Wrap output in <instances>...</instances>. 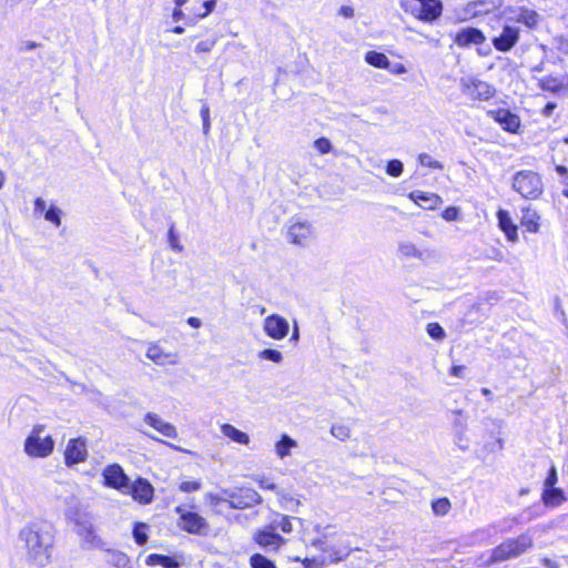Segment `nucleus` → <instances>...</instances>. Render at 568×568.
Returning a JSON list of instances; mask_svg holds the SVG:
<instances>
[{"instance_id":"f257e3e1","label":"nucleus","mask_w":568,"mask_h":568,"mask_svg":"<svg viewBox=\"0 0 568 568\" xmlns=\"http://www.w3.org/2000/svg\"><path fill=\"white\" fill-rule=\"evenodd\" d=\"M18 541L30 564L44 567L50 562L54 545V531L49 521L32 520L26 524L19 530Z\"/></svg>"},{"instance_id":"f03ea898","label":"nucleus","mask_w":568,"mask_h":568,"mask_svg":"<svg viewBox=\"0 0 568 568\" xmlns=\"http://www.w3.org/2000/svg\"><path fill=\"white\" fill-rule=\"evenodd\" d=\"M532 537L528 532H524L517 538H509L494 548L489 562L496 564L517 558L532 548Z\"/></svg>"},{"instance_id":"7ed1b4c3","label":"nucleus","mask_w":568,"mask_h":568,"mask_svg":"<svg viewBox=\"0 0 568 568\" xmlns=\"http://www.w3.org/2000/svg\"><path fill=\"white\" fill-rule=\"evenodd\" d=\"M513 187L525 199L535 200L542 193L540 176L532 171H520L516 173Z\"/></svg>"},{"instance_id":"20e7f679","label":"nucleus","mask_w":568,"mask_h":568,"mask_svg":"<svg viewBox=\"0 0 568 568\" xmlns=\"http://www.w3.org/2000/svg\"><path fill=\"white\" fill-rule=\"evenodd\" d=\"M315 239V229L308 221L292 219L287 224L286 240L294 245L308 246Z\"/></svg>"},{"instance_id":"39448f33","label":"nucleus","mask_w":568,"mask_h":568,"mask_svg":"<svg viewBox=\"0 0 568 568\" xmlns=\"http://www.w3.org/2000/svg\"><path fill=\"white\" fill-rule=\"evenodd\" d=\"M223 495L229 497V499L224 500L227 501L229 507L233 509L250 508L263 501L261 495L253 488L248 487H242L234 490L225 489L223 490Z\"/></svg>"},{"instance_id":"423d86ee","label":"nucleus","mask_w":568,"mask_h":568,"mask_svg":"<svg viewBox=\"0 0 568 568\" xmlns=\"http://www.w3.org/2000/svg\"><path fill=\"white\" fill-rule=\"evenodd\" d=\"M462 91L474 100L486 101L494 97L495 88L477 78H463L460 80Z\"/></svg>"},{"instance_id":"0eeeda50","label":"nucleus","mask_w":568,"mask_h":568,"mask_svg":"<svg viewBox=\"0 0 568 568\" xmlns=\"http://www.w3.org/2000/svg\"><path fill=\"white\" fill-rule=\"evenodd\" d=\"M54 440L51 436L37 437L29 435L24 440V452L28 456L34 458H44L52 454Z\"/></svg>"},{"instance_id":"6e6552de","label":"nucleus","mask_w":568,"mask_h":568,"mask_svg":"<svg viewBox=\"0 0 568 568\" xmlns=\"http://www.w3.org/2000/svg\"><path fill=\"white\" fill-rule=\"evenodd\" d=\"M263 331L270 338L281 341L288 335L290 323L278 314H271L263 321Z\"/></svg>"},{"instance_id":"1a4fd4ad","label":"nucleus","mask_w":568,"mask_h":568,"mask_svg":"<svg viewBox=\"0 0 568 568\" xmlns=\"http://www.w3.org/2000/svg\"><path fill=\"white\" fill-rule=\"evenodd\" d=\"M103 484L106 487L124 491L125 488H129L130 478L124 473L123 468L119 464L108 465L103 471Z\"/></svg>"},{"instance_id":"9d476101","label":"nucleus","mask_w":568,"mask_h":568,"mask_svg":"<svg viewBox=\"0 0 568 568\" xmlns=\"http://www.w3.org/2000/svg\"><path fill=\"white\" fill-rule=\"evenodd\" d=\"M180 527L190 534L199 536H206L210 530V525L205 518L192 511L182 513L181 508Z\"/></svg>"},{"instance_id":"9b49d317","label":"nucleus","mask_w":568,"mask_h":568,"mask_svg":"<svg viewBox=\"0 0 568 568\" xmlns=\"http://www.w3.org/2000/svg\"><path fill=\"white\" fill-rule=\"evenodd\" d=\"M520 29L517 26L505 24L500 33L493 38L491 42L496 50L500 52L510 51L518 42Z\"/></svg>"},{"instance_id":"f8f14e48","label":"nucleus","mask_w":568,"mask_h":568,"mask_svg":"<svg viewBox=\"0 0 568 568\" xmlns=\"http://www.w3.org/2000/svg\"><path fill=\"white\" fill-rule=\"evenodd\" d=\"M88 457L87 439L78 437L70 439L64 450V463L67 466H73L82 463Z\"/></svg>"},{"instance_id":"ddd939ff","label":"nucleus","mask_w":568,"mask_h":568,"mask_svg":"<svg viewBox=\"0 0 568 568\" xmlns=\"http://www.w3.org/2000/svg\"><path fill=\"white\" fill-rule=\"evenodd\" d=\"M124 494H130L134 500L140 504H150L153 499V487L144 478H139L133 484H129V488H125Z\"/></svg>"},{"instance_id":"4468645a","label":"nucleus","mask_w":568,"mask_h":568,"mask_svg":"<svg viewBox=\"0 0 568 568\" xmlns=\"http://www.w3.org/2000/svg\"><path fill=\"white\" fill-rule=\"evenodd\" d=\"M326 537L327 536L324 535L322 538L314 539L312 541V546L323 552H327L328 555L327 558L325 559L328 562H339L344 560L349 555V549L346 547L339 548L336 546L328 545L326 541Z\"/></svg>"},{"instance_id":"2eb2a0df","label":"nucleus","mask_w":568,"mask_h":568,"mask_svg":"<svg viewBox=\"0 0 568 568\" xmlns=\"http://www.w3.org/2000/svg\"><path fill=\"white\" fill-rule=\"evenodd\" d=\"M486 40L484 33L476 28H465L456 33L454 42L458 47H469L471 44H481Z\"/></svg>"},{"instance_id":"dca6fc26","label":"nucleus","mask_w":568,"mask_h":568,"mask_svg":"<svg viewBox=\"0 0 568 568\" xmlns=\"http://www.w3.org/2000/svg\"><path fill=\"white\" fill-rule=\"evenodd\" d=\"M494 120L498 122L504 130L508 132H516L520 125V119L515 113H511L509 110L499 109L497 111L490 112Z\"/></svg>"},{"instance_id":"f3484780","label":"nucleus","mask_w":568,"mask_h":568,"mask_svg":"<svg viewBox=\"0 0 568 568\" xmlns=\"http://www.w3.org/2000/svg\"><path fill=\"white\" fill-rule=\"evenodd\" d=\"M409 199L425 210H434L443 202L436 193H426L418 190L410 192Z\"/></svg>"},{"instance_id":"a211bd4d","label":"nucleus","mask_w":568,"mask_h":568,"mask_svg":"<svg viewBox=\"0 0 568 568\" xmlns=\"http://www.w3.org/2000/svg\"><path fill=\"white\" fill-rule=\"evenodd\" d=\"M144 422L165 437H173L175 434V427L164 422L156 414L148 413L144 417Z\"/></svg>"},{"instance_id":"6ab92c4d","label":"nucleus","mask_w":568,"mask_h":568,"mask_svg":"<svg viewBox=\"0 0 568 568\" xmlns=\"http://www.w3.org/2000/svg\"><path fill=\"white\" fill-rule=\"evenodd\" d=\"M255 541L262 547H272L277 549L284 544V538L270 530H261L255 535Z\"/></svg>"},{"instance_id":"aec40b11","label":"nucleus","mask_w":568,"mask_h":568,"mask_svg":"<svg viewBox=\"0 0 568 568\" xmlns=\"http://www.w3.org/2000/svg\"><path fill=\"white\" fill-rule=\"evenodd\" d=\"M443 6L439 0H423L420 20L430 22L442 14Z\"/></svg>"},{"instance_id":"412c9836","label":"nucleus","mask_w":568,"mask_h":568,"mask_svg":"<svg viewBox=\"0 0 568 568\" xmlns=\"http://www.w3.org/2000/svg\"><path fill=\"white\" fill-rule=\"evenodd\" d=\"M542 503L548 507H557L567 500L561 488H544L541 495Z\"/></svg>"},{"instance_id":"4be33fe9","label":"nucleus","mask_w":568,"mask_h":568,"mask_svg":"<svg viewBox=\"0 0 568 568\" xmlns=\"http://www.w3.org/2000/svg\"><path fill=\"white\" fill-rule=\"evenodd\" d=\"M497 215L499 227L506 234L507 239L511 242H516L518 240L517 226L513 223L508 212L500 210Z\"/></svg>"},{"instance_id":"5701e85b","label":"nucleus","mask_w":568,"mask_h":568,"mask_svg":"<svg viewBox=\"0 0 568 568\" xmlns=\"http://www.w3.org/2000/svg\"><path fill=\"white\" fill-rule=\"evenodd\" d=\"M515 20L518 23H523L526 27L534 29L540 21V14L535 10L521 7L518 9Z\"/></svg>"},{"instance_id":"b1692460","label":"nucleus","mask_w":568,"mask_h":568,"mask_svg":"<svg viewBox=\"0 0 568 568\" xmlns=\"http://www.w3.org/2000/svg\"><path fill=\"white\" fill-rule=\"evenodd\" d=\"M77 532L81 538L91 546L98 547L101 540L97 537L93 526L87 521H77Z\"/></svg>"},{"instance_id":"393cba45","label":"nucleus","mask_w":568,"mask_h":568,"mask_svg":"<svg viewBox=\"0 0 568 568\" xmlns=\"http://www.w3.org/2000/svg\"><path fill=\"white\" fill-rule=\"evenodd\" d=\"M222 434L232 439L235 443L247 445L250 443V437L246 433L237 429L231 424H223L221 426Z\"/></svg>"},{"instance_id":"a878e982","label":"nucleus","mask_w":568,"mask_h":568,"mask_svg":"<svg viewBox=\"0 0 568 568\" xmlns=\"http://www.w3.org/2000/svg\"><path fill=\"white\" fill-rule=\"evenodd\" d=\"M539 215L536 211L530 207H526L523 210L521 215V224L527 229L530 233H537L539 230Z\"/></svg>"},{"instance_id":"bb28decb","label":"nucleus","mask_w":568,"mask_h":568,"mask_svg":"<svg viewBox=\"0 0 568 568\" xmlns=\"http://www.w3.org/2000/svg\"><path fill=\"white\" fill-rule=\"evenodd\" d=\"M148 358L152 359L154 363L159 365H164L166 363H174V356L171 354H165L161 349L159 345H151L146 352Z\"/></svg>"},{"instance_id":"cd10ccee","label":"nucleus","mask_w":568,"mask_h":568,"mask_svg":"<svg viewBox=\"0 0 568 568\" xmlns=\"http://www.w3.org/2000/svg\"><path fill=\"white\" fill-rule=\"evenodd\" d=\"M105 561L116 568H126L129 566L130 559L129 557L119 550H106L105 551Z\"/></svg>"},{"instance_id":"c85d7f7f","label":"nucleus","mask_w":568,"mask_h":568,"mask_svg":"<svg viewBox=\"0 0 568 568\" xmlns=\"http://www.w3.org/2000/svg\"><path fill=\"white\" fill-rule=\"evenodd\" d=\"M145 564L148 566H162L164 568L178 567V561L174 558L158 554L149 555Z\"/></svg>"},{"instance_id":"c756f323","label":"nucleus","mask_w":568,"mask_h":568,"mask_svg":"<svg viewBox=\"0 0 568 568\" xmlns=\"http://www.w3.org/2000/svg\"><path fill=\"white\" fill-rule=\"evenodd\" d=\"M297 443L287 435H283L281 440L276 443L275 450L280 458H285L291 455V449L296 447Z\"/></svg>"},{"instance_id":"7c9ffc66","label":"nucleus","mask_w":568,"mask_h":568,"mask_svg":"<svg viewBox=\"0 0 568 568\" xmlns=\"http://www.w3.org/2000/svg\"><path fill=\"white\" fill-rule=\"evenodd\" d=\"M365 61L368 64L379 69H387L389 67V60L386 54L377 51H368L365 54Z\"/></svg>"},{"instance_id":"2f4dec72","label":"nucleus","mask_w":568,"mask_h":568,"mask_svg":"<svg viewBox=\"0 0 568 568\" xmlns=\"http://www.w3.org/2000/svg\"><path fill=\"white\" fill-rule=\"evenodd\" d=\"M216 0H206L203 2H197L192 9L191 12L197 19H203L207 17L215 8Z\"/></svg>"},{"instance_id":"473e14b6","label":"nucleus","mask_w":568,"mask_h":568,"mask_svg":"<svg viewBox=\"0 0 568 568\" xmlns=\"http://www.w3.org/2000/svg\"><path fill=\"white\" fill-rule=\"evenodd\" d=\"M452 508V504L448 498L443 497L432 503V510L435 516H446Z\"/></svg>"},{"instance_id":"72a5a7b5","label":"nucleus","mask_w":568,"mask_h":568,"mask_svg":"<svg viewBox=\"0 0 568 568\" xmlns=\"http://www.w3.org/2000/svg\"><path fill=\"white\" fill-rule=\"evenodd\" d=\"M258 359L270 361L275 364H281L284 359L283 354L278 349L265 348L257 353Z\"/></svg>"},{"instance_id":"f704fd0d","label":"nucleus","mask_w":568,"mask_h":568,"mask_svg":"<svg viewBox=\"0 0 568 568\" xmlns=\"http://www.w3.org/2000/svg\"><path fill=\"white\" fill-rule=\"evenodd\" d=\"M400 7L420 20L423 0H400Z\"/></svg>"},{"instance_id":"c9c22d12","label":"nucleus","mask_w":568,"mask_h":568,"mask_svg":"<svg viewBox=\"0 0 568 568\" xmlns=\"http://www.w3.org/2000/svg\"><path fill=\"white\" fill-rule=\"evenodd\" d=\"M331 434L338 440L345 442L351 437V429L344 424H333L331 427Z\"/></svg>"},{"instance_id":"e433bc0d","label":"nucleus","mask_w":568,"mask_h":568,"mask_svg":"<svg viewBox=\"0 0 568 568\" xmlns=\"http://www.w3.org/2000/svg\"><path fill=\"white\" fill-rule=\"evenodd\" d=\"M250 562L252 568H276L272 560L260 554L253 555Z\"/></svg>"},{"instance_id":"4c0bfd02","label":"nucleus","mask_w":568,"mask_h":568,"mask_svg":"<svg viewBox=\"0 0 568 568\" xmlns=\"http://www.w3.org/2000/svg\"><path fill=\"white\" fill-rule=\"evenodd\" d=\"M148 528L146 524L138 523L133 528V537L138 545H144L148 541V535L145 532Z\"/></svg>"},{"instance_id":"58836bf2","label":"nucleus","mask_w":568,"mask_h":568,"mask_svg":"<svg viewBox=\"0 0 568 568\" xmlns=\"http://www.w3.org/2000/svg\"><path fill=\"white\" fill-rule=\"evenodd\" d=\"M61 210L54 205H51L44 213V219L55 226L61 225Z\"/></svg>"},{"instance_id":"ea45409f","label":"nucleus","mask_w":568,"mask_h":568,"mask_svg":"<svg viewBox=\"0 0 568 568\" xmlns=\"http://www.w3.org/2000/svg\"><path fill=\"white\" fill-rule=\"evenodd\" d=\"M399 252L406 256V257H416V258H420L422 256V253L417 250V247L415 246V244L410 243V242H406V243H402L399 245Z\"/></svg>"},{"instance_id":"a19ab883","label":"nucleus","mask_w":568,"mask_h":568,"mask_svg":"<svg viewBox=\"0 0 568 568\" xmlns=\"http://www.w3.org/2000/svg\"><path fill=\"white\" fill-rule=\"evenodd\" d=\"M418 162L423 166L443 170V164L439 161L434 160L429 154L427 153H420L418 155Z\"/></svg>"},{"instance_id":"79ce46f5","label":"nucleus","mask_w":568,"mask_h":568,"mask_svg":"<svg viewBox=\"0 0 568 568\" xmlns=\"http://www.w3.org/2000/svg\"><path fill=\"white\" fill-rule=\"evenodd\" d=\"M426 331L432 338L437 341H442L446 336L444 328L438 323H429Z\"/></svg>"},{"instance_id":"37998d69","label":"nucleus","mask_w":568,"mask_h":568,"mask_svg":"<svg viewBox=\"0 0 568 568\" xmlns=\"http://www.w3.org/2000/svg\"><path fill=\"white\" fill-rule=\"evenodd\" d=\"M404 170V165L399 160H390L386 166V173L393 178H398Z\"/></svg>"},{"instance_id":"c03bdc74","label":"nucleus","mask_w":568,"mask_h":568,"mask_svg":"<svg viewBox=\"0 0 568 568\" xmlns=\"http://www.w3.org/2000/svg\"><path fill=\"white\" fill-rule=\"evenodd\" d=\"M314 146L321 154H327L333 149L331 141L326 138H320V139L315 140Z\"/></svg>"},{"instance_id":"a18cd8bd","label":"nucleus","mask_w":568,"mask_h":568,"mask_svg":"<svg viewBox=\"0 0 568 568\" xmlns=\"http://www.w3.org/2000/svg\"><path fill=\"white\" fill-rule=\"evenodd\" d=\"M202 484L200 480H182L180 481V490L185 493L196 491L201 488Z\"/></svg>"},{"instance_id":"49530a36","label":"nucleus","mask_w":568,"mask_h":568,"mask_svg":"<svg viewBox=\"0 0 568 568\" xmlns=\"http://www.w3.org/2000/svg\"><path fill=\"white\" fill-rule=\"evenodd\" d=\"M215 43H216L215 39H207V40L201 41L195 45V51L197 53L210 52L212 50V48L215 45Z\"/></svg>"},{"instance_id":"de8ad7c7","label":"nucleus","mask_w":568,"mask_h":568,"mask_svg":"<svg viewBox=\"0 0 568 568\" xmlns=\"http://www.w3.org/2000/svg\"><path fill=\"white\" fill-rule=\"evenodd\" d=\"M558 481L557 470L555 466H551V468L548 471V476L545 479L544 488H552Z\"/></svg>"},{"instance_id":"09e8293b","label":"nucleus","mask_w":568,"mask_h":568,"mask_svg":"<svg viewBox=\"0 0 568 568\" xmlns=\"http://www.w3.org/2000/svg\"><path fill=\"white\" fill-rule=\"evenodd\" d=\"M201 118L203 121V133L207 135L210 130V110L209 106L203 105L201 109Z\"/></svg>"},{"instance_id":"8fccbe9b","label":"nucleus","mask_w":568,"mask_h":568,"mask_svg":"<svg viewBox=\"0 0 568 568\" xmlns=\"http://www.w3.org/2000/svg\"><path fill=\"white\" fill-rule=\"evenodd\" d=\"M255 480L258 483L261 488L273 490V491H276L277 494H280L277 486L274 483H272L270 479H267L266 477H264V476L257 477Z\"/></svg>"},{"instance_id":"3c124183","label":"nucleus","mask_w":568,"mask_h":568,"mask_svg":"<svg viewBox=\"0 0 568 568\" xmlns=\"http://www.w3.org/2000/svg\"><path fill=\"white\" fill-rule=\"evenodd\" d=\"M458 214H459V211L457 207L455 206H449L447 207L446 210L443 211L442 213V217L446 221H455L457 220L458 217Z\"/></svg>"},{"instance_id":"603ef678","label":"nucleus","mask_w":568,"mask_h":568,"mask_svg":"<svg viewBox=\"0 0 568 568\" xmlns=\"http://www.w3.org/2000/svg\"><path fill=\"white\" fill-rule=\"evenodd\" d=\"M326 564L325 558H312L304 560L305 568H322Z\"/></svg>"},{"instance_id":"864d4df0","label":"nucleus","mask_w":568,"mask_h":568,"mask_svg":"<svg viewBox=\"0 0 568 568\" xmlns=\"http://www.w3.org/2000/svg\"><path fill=\"white\" fill-rule=\"evenodd\" d=\"M277 526L283 532H286V534H288L293 530L291 519L287 516H283L281 518V520L278 521Z\"/></svg>"},{"instance_id":"5fc2aeb1","label":"nucleus","mask_w":568,"mask_h":568,"mask_svg":"<svg viewBox=\"0 0 568 568\" xmlns=\"http://www.w3.org/2000/svg\"><path fill=\"white\" fill-rule=\"evenodd\" d=\"M454 427H455V433L464 434L467 428V423L465 419L457 417L454 420Z\"/></svg>"},{"instance_id":"6e6d98bb","label":"nucleus","mask_w":568,"mask_h":568,"mask_svg":"<svg viewBox=\"0 0 568 568\" xmlns=\"http://www.w3.org/2000/svg\"><path fill=\"white\" fill-rule=\"evenodd\" d=\"M456 444L463 450L468 449V440L465 437V433L464 434L456 433Z\"/></svg>"},{"instance_id":"4d7b16f0","label":"nucleus","mask_w":568,"mask_h":568,"mask_svg":"<svg viewBox=\"0 0 568 568\" xmlns=\"http://www.w3.org/2000/svg\"><path fill=\"white\" fill-rule=\"evenodd\" d=\"M207 498H209L210 503L212 505H214V506H217L221 503L227 504V501H225L224 499H229V497L226 495L220 497V496L214 495V494H207Z\"/></svg>"},{"instance_id":"13d9d810","label":"nucleus","mask_w":568,"mask_h":568,"mask_svg":"<svg viewBox=\"0 0 568 568\" xmlns=\"http://www.w3.org/2000/svg\"><path fill=\"white\" fill-rule=\"evenodd\" d=\"M45 201L42 197H37L34 200V212L36 213H45Z\"/></svg>"},{"instance_id":"bf43d9fd","label":"nucleus","mask_w":568,"mask_h":568,"mask_svg":"<svg viewBox=\"0 0 568 568\" xmlns=\"http://www.w3.org/2000/svg\"><path fill=\"white\" fill-rule=\"evenodd\" d=\"M298 339H300V329H298L297 323L294 322L290 342L296 344L298 342Z\"/></svg>"},{"instance_id":"052dcab7","label":"nucleus","mask_w":568,"mask_h":568,"mask_svg":"<svg viewBox=\"0 0 568 568\" xmlns=\"http://www.w3.org/2000/svg\"><path fill=\"white\" fill-rule=\"evenodd\" d=\"M541 561L546 568H560V564L556 560L544 558Z\"/></svg>"},{"instance_id":"680f3d73","label":"nucleus","mask_w":568,"mask_h":568,"mask_svg":"<svg viewBox=\"0 0 568 568\" xmlns=\"http://www.w3.org/2000/svg\"><path fill=\"white\" fill-rule=\"evenodd\" d=\"M339 13L345 18H352L354 16V9L352 7L344 6L341 8Z\"/></svg>"},{"instance_id":"e2e57ef3","label":"nucleus","mask_w":568,"mask_h":568,"mask_svg":"<svg viewBox=\"0 0 568 568\" xmlns=\"http://www.w3.org/2000/svg\"><path fill=\"white\" fill-rule=\"evenodd\" d=\"M464 369H465V366L456 365V366L452 367L450 374L455 377H462Z\"/></svg>"},{"instance_id":"0e129e2a","label":"nucleus","mask_w":568,"mask_h":568,"mask_svg":"<svg viewBox=\"0 0 568 568\" xmlns=\"http://www.w3.org/2000/svg\"><path fill=\"white\" fill-rule=\"evenodd\" d=\"M187 324L194 328H199L202 325V321L197 317L191 316L187 318Z\"/></svg>"},{"instance_id":"69168bd1","label":"nucleus","mask_w":568,"mask_h":568,"mask_svg":"<svg viewBox=\"0 0 568 568\" xmlns=\"http://www.w3.org/2000/svg\"><path fill=\"white\" fill-rule=\"evenodd\" d=\"M169 241H170V244H171V246L173 248L178 247L176 239H175V235H174V226H171L170 230H169Z\"/></svg>"},{"instance_id":"338daca9","label":"nucleus","mask_w":568,"mask_h":568,"mask_svg":"<svg viewBox=\"0 0 568 568\" xmlns=\"http://www.w3.org/2000/svg\"><path fill=\"white\" fill-rule=\"evenodd\" d=\"M286 500V508L291 509V510H294L295 507L300 506V501L298 500H295L294 498L290 497V498H285Z\"/></svg>"},{"instance_id":"774afa93","label":"nucleus","mask_w":568,"mask_h":568,"mask_svg":"<svg viewBox=\"0 0 568 568\" xmlns=\"http://www.w3.org/2000/svg\"><path fill=\"white\" fill-rule=\"evenodd\" d=\"M43 430H44V425L39 424V425L33 426L30 435H36L37 437H41V434L43 433Z\"/></svg>"}]
</instances>
